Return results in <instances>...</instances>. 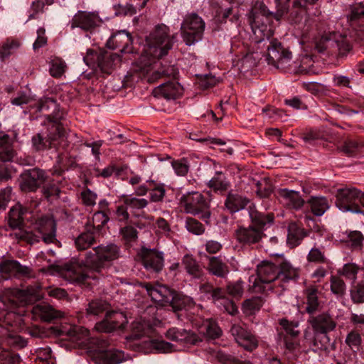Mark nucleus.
Segmentation results:
<instances>
[{"mask_svg": "<svg viewBox=\"0 0 364 364\" xmlns=\"http://www.w3.org/2000/svg\"><path fill=\"white\" fill-rule=\"evenodd\" d=\"M181 264L186 273L193 279H200L205 275V272L199 262L191 255H186L181 259Z\"/></svg>", "mask_w": 364, "mask_h": 364, "instance_id": "31", "label": "nucleus"}, {"mask_svg": "<svg viewBox=\"0 0 364 364\" xmlns=\"http://www.w3.org/2000/svg\"><path fill=\"white\" fill-rule=\"evenodd\" d=\"M308 321L316 336L314 340V346L318 349L326 348V345L321 341L318 343L317 337L318 335H321L324 339L328 340L327 334L336 328V322L329 314L326 312L310 316Z\"/></svg>", "mask_w": 364, "mask_h": 364, "instance_id": "11", "label": "nucleus"}, {"mask_svg": "<svg viewBox=\"0 0 364 364\" xmlns=\"http://www.w3.org/2000/svg\"><path fill=\"white\" fill-rule=\"evenodd\" d=\"M97 233L92 228H85V231L82 232L75 241L77 250H85L96 242Z\"/></svg>", "mask_w": 364, "mask_h": 364, "instance_id": "36", "label": "nucleus"}, {"mask_svg": "<svg viewBox=\"0 0 364 364\" xmlns=\"http://www.w3.org/2000/svg\"><path fill=\"white\" fill-rule=\"evenodd\" d=\"M15 151L13 149L9 135L0 136V163L12 161Z\"/></svg>", "mask_w": 364, "mask_h": 364, "instance_id": "40", "label": "nucleus"}, {"mask_svg": "<svg viewBox=\"0 0 364 364\" xmlns=\"http://www.w3.org/2000/svg\"><path fill=\"white\" fill-rule=\"evenodd\" d=\"M108 309L109 304L107 302L101 299H96L89 302L85 311L87 316H95L108 312Z\"/></svg>", "mask_w": 364, "mask_h": 364, "instance_id": "43", "label": "nucleus"}, {"mask_svg": "<svg viewBox=\"0 0 364 364\" xmlns=\"http://www.w3.org/2000/svg\"><path fill=\"white\" fill-rule=\"evenodd\" d=\"M263 305V300L259 296L253 297L245 300L242 304V309L245 314H252L259 311Z\"/></svg>", "mask_w": 364, "mask_h": 364, "instance_id": "51", "label": "nucleus"}, {"mask_svg": "<svg viewBox=\"0 0 364 364\" xmlns=\"http://www.w3.org/2000/svg\"><path fill=\"white\" fill-rule=\"evenodd\" d=\"M205 331L204 333L211 339L219 338L222 334V330L218 325L213 321H207L204 324Z\"/></svg>", "mask_w": 364, "mask_h": 364, "instance_id": "58", "label": "nucleus"}, {"mask_svg": "<svg viewBox=\"0 0 364 364\" xmlns=\"http://www.w3.org/2000/svg\"><path fill=\"white\" fill-rule=\"evenodd\" d=\"M350 296L352 301L355 304L364 303V281H361L351 286Z\"/></svg>", "mask_w": 364, "mask_h": 364, "instance_id": "50", "label": "nucleus"}, {"mask_svg": "<svg viewBox=\"0 0 364 364\" xmlns=\"http://www.w3.org/2000/svg\"><path fill=\"white\" fill-rule=\"evenodd\" d=\"M33 311L38 315L43 320L46 321H51L55 318L62 317V313L55 310L50 305L39 304L33 307Z\"/></svg>", "mask_w": 364, "mask_h": 364, "instance_id": "38", "label": "nucleus"}, {"mask_svg": "<svg viewBox=\"0 0 364 364\" xmlns=\"http://www.w3.org/2000/svg\"><path fill=\"white\" fill-rule=\"evenodd\" d=\"M151 332V327L149 323L144 320H137L132 323V339H139L143 336L148 335Z\"/></svg>", "mask_w": 364, "mask_h": 364, "instance_id": "42", "label": "nucleus"}, {"mask_svg": "<svg viewBox=\"0 0 364 364\" xmlns=\"http://www.w3.org/2000/svg\"><path fill=\"white\" fill-rule=\"evenodd\" d=\"M277 194L280 202L289 208L298 210L304 204V200L297 191L282 188L278 190Z\"/></svg>", "mask_w": 364, "mask_h": 364, "instance_id": "26", "label": "nucleus"}, {"mask_svg": "<svg viewBox=\"0 0 364 364\" xmlns=\"http://www.w3.org/2000/svg\"><path fill=\"white\" fill-rule=\"evenodd\" d=\"M205 269L208 272L218 278H226L230 272L229 266L221 256H209Z\"/></svg>", "mask_w": 364, "mask_h": 364, "instance_id": "24", "label": "nucleus"}, {"mask_svg": "<svg viewBox=\"0 0 364 364\" xmlns=\"http://www.w3.org/2000/svg\"><path fill=\"white\" fill-rule=\"evenodd\" d=\"M123 203L126 205L128 208L132 210L134 215H136V212L141 210L147 206L149 202L145 198H138L136 197L132 196H123Z\"/></svg>", "mask_w": 364, "mask_h": 364, "instance_id": "44", "label": "nucleus"}, {"mask_svg": "<svg viewBox=\"0 0 364 364\" xmlns=\"http://www.w3.org/2000/svg\"><path fill=\"white\" fill-rule=\"evenodd\" d=\"M0 350V364H19L20 357L18 354L9 351L7 348Z\"/></svg>", "mask_w": 364, "mask_h": 364, "instance_id": "57", "label": "nucleus"}, {"mask_svg": "<svg viewBox=\"0 0 364 364\" xmlns=\"http://www.w3.org/2000/svg\"><path fill=\"white\" fill-rule=\"evenodd\" d=\"M252 225L247 228L240 227L235 230V237L240 243L247 245L257 244L265 235L263 230L267 224L272 223L274 215L264 214L258 211L250 213Z\"/></svg>", "mask_w": 364, "mask_h": 364, "instance_id": "4", "label": "nucleus"}, {"mask_svg": "<svg viewBox=\"0 0 364 364\" xmlns=\"http://www.w3.org/2000/svg\"><path fill=\"white\" fill-rule=\"evenodd\" d=\"M208 186L215 191H225L229 187V183L225 181V176L220 172L216 173L208 182Z\"/></svg>", "mask_w": 364, "mask_h": 364, "instance_id": "53", "label": "nucleus"}, {"mask_svg": "<svg viewBox=\"0 0 364 364\" xmlns=\"http://www.w3.org/2000/svg\"><path fill=\"white\" fill-rule=\"evenodd\" d=\"M4 305L6 306V309L0 307V326H1L9 324L8 319L12 316L14 310L16 308L17 302L14 300H9L8 305Z\"/></svg>", "mask_w": 364, "mask_h": 364, "instance_id": "55", "label": "nucleus"}, {"mask_svg": "<svg viewBox=\"0 0 364 364\" xmlns=\"http://www.w3.org/2000/svg\"><path fill=\"white\" fill-rule=\"evenodd\" d=\"M141 286L146 289L153 301L163 307L168 306V299L172 296L173 289H170L166 285L158 283L144 282L141 283Z\"/></svg>", "mask_w": 364, "mask_h": 364, "instance_id": "18", "label": "nucleus"}, {"mask_svg": "<svg viewBox=\"0 0 364 364\" xmlns=\"http://www.w3.org/2000/svg\"><path fill=\"white\" fill-rule=\"evenodd\" d=\"M159 63L161 68H159L156 71H154L152 73V79L155 80L157 78H160L162 76H171L176 77V76L178 75V69L174 65H163L161 62H159Z\"/></svg>", "mask_w": 364, "mask_h": 364, "instance_id": "52", "label": "nucleus"}, {"mask_svg": "<svg viewBox=\"0 0 364 364\" xmlns=\"http://www.w3.org/2000/svg\"><path fill=\"white\" fill-rule=\"evenodd\" d=\"M83 60L90 68H99L105 73H111L117 64L120 62V57L112 51L97 52L92 49H88Z\"/></svg>", "mask_w": 364, "mask_h": 364, "instance_id": "10", "label": "nucleus"}, {"mask_svg": "<svg viewBox=\"0 0 364 364\" xmlns=\"http://www.w3.org/2000/svg\"><path fill=\"white\" fill-rule=\"evenodd\" d=\"M0 272L5 277L27 276L31 273V269L16 260L6 259L0 262Z\"/></svg>", "mask_w": 364, "mask_h": 364, "instance_id": "30", "label": "nucleus"}, {"mask_svg": "<svg viewBox=\"0 0 364 364\" xmlns=\"http://www.w3.org/2000/svg\"><path fill=\"white\" fill-rule=\"evenodd\" d=\"M279 269V287L284 289V284L291 280H295L299 277V269L287 260L277 262Z\"/></svg>", "mask_w": 364, "mask_h": 364, "instance_id": "27", "label": "nucleus"}, {"mask_svg": "<svg viewBox=\"0 0 364 364\" xmlns=\"http://www.w3.org/2000/svg\"><path fill=\"white\" fill-rule=\"evenodd\" d=\"M347 18L352 26H361L360 30H364V4L360 3L350 6Z\"/></svg>", "mask_w": 364, "mask_h": 364, "instance_id": "37", "label": "nucleus"}, {"mask_svg": "<svg viewBox=\"0 0 364 364\" xmlns=\"http://www.w3.org/2000/svg\"><path fill=\"white\" fill-rule=\"evenodd\" d=\"M307 203L312 213L316 216H321L330 208L328 199L323 196H311Z\"/></svg>", "mask_w": 364, "mask_h": 364, "instance_id": "39", "label": "nucleus"}, {"mask_svg": "<svg viewBox=\"0 0 364 364\" xmlns=\"http://www.w3.org/2000/svg\"><path fill=\"white\" fill-rule=\"evenodd\" d=\"M192 304L193 300L191 298L173 290L172 296L168 299L167 306H170L171 310L177 314L178 318H179V314L178 312L182 311L186 306H190Z\"/></svg>", "mask_w": 364, "mask_h": 364, "instance_id": "32", "label": "nucleus"}, {"mask_svg": "<svg viewBox=\"0 0 364 364\" xmlns=\"http://www.w3.org/2000/svg\"><path fill=\"white\" fill-rule=\"evenodd\" d=\"M364 149V141L355 139H347L338 147L340 151L347 156H355Z\"/></svg>", "mask_w": 364, "mask_h": 364, "instance_id": "35", "label": "nucleus"}, {"mask_svg": "<svg viewBox=\"0 0 364 364\" xmlns=\"http://www.w3.org/2000/svg\"><path fill=\"white\" fill-rule=\"evenodd\" d=\"M279 323L282 326V328L277 329V333H282L285 337L299 336V331L295 330V328L297 327V324L289 322L286 318L280 319Z\"/></svg>", "mask_w": 364, "mask_h": 364, "instance_id": "49", "label": "nucleus"}, {"mask_svg": "<svg viewBox=\"0 0 364 364\" xmlns=\"http://www.w3.org/2000/svg\"><path fill=\"white\" fill-rule=\"evenodd\" d=\"M306 311L309 314H313L319 311L321 308V303L318 295L321 292L316 286L310 285L307 287L304 291Z\"/></svg>", "mask_w": 364, "mask_h": 364, "instance_id": "29", "label": "nucleus"}, {"mask_svg": "<svg viewBox=\"0 0 364 364\" xmlns=\"http://www.w3.org/2000/svg\"><path fill=\"white\" fill-rule=\"evenodd\" d=\"M119 247L114 244L100 245L86 252L83 266L70 264L65 266L63 277L70 282L82 284L88 279H97L106 263L119 258Z\"/></svg>", "mask_w": 364, "mask_h": 364, "instance_id": "1", "label": "nucleus"}, {"mask_svg": "<svg viewBox=\"0 0 364 364\" xmlns=\"http://www.w3.org/2000/svg\"><path fill=\"white\" fill-rule=\"evenodd\" d=\"M274 12L270 11L267 6L263 1H256L252 6L251 11L249 14V19L251 23L252 31L255 34H257V31L259 32L263 31L262 28H259V24L262 21L261 17L266 18H274ZM263 27V26H262Z\"/></svg>", "mask_w": 364, "mask_h": 364, "instance_id": "19", "label": "nucleus"}, {"mask_svg": "<svg viewBox=\"0 0 364 364\" xmlns=\"http://www.w3.org/2000/svg\"><path fill=\"white\" fill-rule=\"evenodd\" d=\"M346 286L342 279L336 276L331 277V289L334 294L343 296L346 292Z\"/></svg>", "mask_w": 364, "mask_h": 364, "instance_id": "60", "label": "nucleus"}, {"mask_svg": "<svg viewBox=\"0 0 364 364\" xmlns=\"http://www.w3.org/2000/svg\"><path fill=\"white\" fill-rule=\"evenodd\" d=\"M257 277L255 279L252 289L256 292L273 290L279 287V269L277 263L263 261L257 265Z\"/></svg>", "mask_w": 364, "mask_h": 364, "instance_id": "7", "label": "nucleus"}, {"mask_svg": "<svg viewBox=\"0 0 364 364\" xmlns=\"http://www.w3.org/2000/svg\"><path fill=\"white\" fill-rule=\"evenodd\" d=\"M205 28V21L198 14H187L181 26L182 38L186 45L191 46L200 41L203 37Z\"/></svg>", "mask_w": 364, "mask_h": 364, "instance_id": "8", "label": "nucleus"}, {"mask_svg": "<svg viewBox=\"0 0 364 364\" xmlns=\"http://www.w3.org/2000/svg\"><path fill=\"white\" fill-rule=\"evenodd\" d=\"M230 333L236 342L245 350L252 351L258 346V341L255 335L238 324H234Z\"/></svg>", "mask_w": 364, "mask_h": 364, "instance_id": "20", "label": "nucleus"}, {"mask_svg": "<svg viewBox=\"0 0 364 364\" xmlns=\"http://www.w3.org/2000/svg\"><path fill=\"white\" fill-rule=\"evenodd\" d=\"M308 232L295 224L289 225L287 235V243L291 247L298 246Z\"/></svg>", "mask_w": 364, "mask_h": 364, "instance_id": "41", "label": "nucleus"}, {"mask_svg": "<svg viewBox=\"0 0 364 364\" xmlns=\"http://www.w3.org/2000/svg\"><path fill=\"white\" fill-rule=\"evenodd\" d=\"M166 336L169 340L184 344L195 345L200 341L196 333L176 327L169 328L166 333Z\"/></svg>", "mask_w": 364, "mask_h": 364, "instance_id": "25", "label": "nucleus"}, {"mask_svg": "<svg viewBox=\"0 0 364 364\" xmlns=\"http://www.w3.org/2000/svg\"><path fill=\"white\" fill-rule=\"evenodd\" d=\"M109 217L103 210L97 211L92 216V224L86 225L88 228H92V231L97 233L109 221Z\"/></svg>", "mask_w": 364, "mask_h": 364, "instance_id": "46", "label": "nucleus"}, {"mask_svg": "<svg viewBox=\"0 0 364 364\" xmlns=\"http://www.w3.org/2000/svg\"><path fill=\"white\" fill-rule=\"evenodd\" d=\"M18 41L16 40H7L0 48V58L2 60L8 58L12 52L19 47Z\"/></svg>", "mask_w": 364, "mask_h": 364, "instance_id": "59", "label": "nucleus"}, {"mask_svg": "<svg viewBox=\"0 0 364 364\" xmlns=\"http://www.w3.org/2000/svg\"><path fill=\"white\" fill-rule=\"evenodd\" d=\"M141 258L144 267L152 272H159L164 267V255L154 249L142 248Z\"/></svg>", "mask_w": 364, "mask_h": 364, "instance_id": "21", "label": "nucleus"}, {"mask_svg": "<svg viewBox=\"0 0 364 364\" xmlns=\"http://www.w3.org/2000/svg\"><path fill=\"white\" fill-rule=\"evenodd\" d=\"M186 213L200 218L208 222L210 216V200L199 192L188 193L183 195L180 199Z\"/></svg>", "mask_w": 364, "mask_h": 364, "instance_id": "9", "label": "nucleus"}, {"mask_svg": "<svg viewBox=\"0 0 364 364\" xmlns=\"http://www.w3.org/2000/svg\"><path fill=\"white\" fill-rule=\"evenodd\" d=\"M346 344L353 352L357 353L360 350L362 343V337L357 330H351L346 336Z\"/></svg>", "mask_w": 364, "mask_h": 364, "instance_id": "45", "label": "nucleus"}, {"mask_svg": "<svg viewBox=\"0 0 364 364\" xmlns=\"http://www.w3.org/2000/svg\"><path fill=\"white\" fill-rule=\"evenodd\" d=\"M102 364H119L124 360V353L119 350H106L101 354Z\"/></svg>", "mask_w": 364, "mask_h": 364, "instance_id": "48", "label": "nucleus"}, {"mask_svg": "<svg viewBox=\"0 0 364 364\" xmlns=\"http://www.w3.org/2000/svg\"><path fill=\"white\" fill-rule=\"evenodd\" d=\"M214 357L223 364H240L242 361L222 350L213 351Z\"/></svg>", "mask_w": 364, "mask_h": 364, "instance_id": "63", "label": "nucleus"}, {"mask_svg": "<svg viewBox=\"0 0 364 364\" xmlns=\"http://www.w3.org/2000/svg\"><path fill=\"white\" fill-rule=\"evenodd\" d=\"M299 336L285 337L282 333H277V343L284 350V353H295L299 350L300 342Z\"/></svg>", "mask_w": 364, "mask_h": 364, "instance_id": "34", "label": "nucleus"}, {"mask_svg": "<svg viewBox=\"0 0 364 364\" xmlns=\"http://www.w3.org/2000/svg\"><path fill=\"white\" fill-rule=\"evenodd\" d=\"M32 146L36 151L55 149L56 151L66 149L69 146L68 133L63 126L48 125L46 137L36 134L31 139Z\"/></svg>", "mask_w": 364, "mask_h": 364, "instance_id": "5", "label": "nucleus"}, {"mask_svg": "<svg viewBox=\"0 0 364 364\" xmlns=\"http://www.w3.org/2000/svg\"><path fill=\"white\" fill-rule=\"evenodd\" d=\"M307 261L316 264H328V259L325 255V252L318 247H313L307 255Z\"/></svg>", "mask_w": 364, "mask_h": 364, "instance_id": "54", "label": "nucleus"}, {"mask_svg": "<svg viewBox=\"0 0 364 364\" xmlns=\"http://www.w3.org/2000/svg\"><path fill=\"white\" fill-rule=\"evenodd\" d=\"M45 172L40 168H32L21 175L20 188L23 192H35L46 181Z\"/></svg>", "mask_w": 364, "mask_h": 364, "instance_id": "15", "label": "nucleus"}, {"mask_svg": "<svg viewBox=\"0 0 364 364\" xmlns=\"http://www.w3.org/2000/svg\"><path fill=\"white\" fill-rule=\"evenodd\" d=\"M359 270V267L353 263L346 264L342 270L339 271L340 274L344 276L346 279L353 281V282L357 279V274Z\"/></svg>", "mask_w": 364, "mask_h": 364, "instance_id": "61", "label": "nucleus"}, {"mask_svg": "<svg viewBox=\"0 0 364 364\" xmlns=\"http://www.w3.org/2000/svg\"><path fill=\"white\" fill-rule=\"evenodd\" d=\"M42 192L48 200L52 201L60 198L61 191L55 183V181L53 180L43 186Z\"/></svg>", "mask_w": 364, "mask_h": 364, "instance_id": "47", "label": "nucleus"}, {"mask_svg": "<svg viewBox=\"0 0 364 364\" xmlns=\"http://www.w3.org/2000/svg\"><path fill=\"white\" fill-rule=\"evenodd\" d=\"M26 344L27 341L23 337L16 335L8 327L0 326V348H23Z\"/></svg>", "mask_w": 364, "mask_h": 364, "instance_id": "23", "label": "nucleus"}, {"mask_svg": "<svg viewBox=\"0 0 364 364\" xmlns=\"http://www.w3.org/2000/svg\"><path fill=\"white\" fill-rule=\"evenodd\" d=\"M119 233L126 242H132L136 240L138 232L132 225H126L122 228Z\"/></svg>", "mask_w": 364, "mask_h": 364, "instance_id": "62", "label": "nucleus"}, {"mask_svg": "<svg viewBox=\"0 0 364 364\" xmlns=\"http://www.w3.org/2000/svg\"><path fill=\"white\" fill-rule=\"evenodd\" d=\"M37 110L45 113L49 125L58 124L63 126L61 121L64 119V112L60 109L57 102L53 98L46 97L38 101Z\"/></svg>", "mask_w": 364, "mask_h": 364, "instance_id": "13", "label": "nucleus"}, {"mask_svg": "<svg viewBox=\"0 0 364 364\" xmlns=\"http://www.w3.org/2000/svg\"><path fill=\"white\" fill-rule=\"evenodd\" d=\"M250 203V200L237 193H229L225 205L231 213H235L240 210L244 209Z\"/></svg>", "mask_w": 364, "mask_h": 364, "instance_id": "33", "label": "nucleus"}, {"mask_svg": "<svg viewBox=\"0 0 364 364\" xmlns=\"http://www.w3.org/2000/svg\"><path fill=\"white\" fill-rule=\"evenodd\" d=\"M176 36L170 34L169 28L165 24H159L146 37L144 53L149 58V65L157 64L172 49Z\"/></svg>", "mask_w": 364, "mask_h": 364, "instance_id": "3", "label": "nucleus"}, {"mask_svg": "<svg viewBox=\"0 0 364 364\" xmlns=\"http://www.w3.org/2000/svg\"><path fill=\"white\" fill-rule=\"evenodd\" d=\"M316 46L319 52H323L328 46H336L341 55L346 54L351 48L347 40L335 32L323 34L316 43Z\"/></svg>", "mask_w": 364, "mask_h": 364, "instance_id": "16", "label": "nucleus"}, {"mask_svg": "<svg viewBox=\"0 0 364 364\" xmlns=\"http://www.w3.org/2000/svg\"><path fill=\"white\" fill-rule=\"evenodd\" d=\"M65 63L61 59L56 58L52 60L50 73L54 77H60L65 70Z\"/></svg>", "mask_w": 364, "mask_h": 364, "instance_id": "64", "label": "nucleus"}, {"mask_svg": "<svg viewBox=\"0 0 364 364\" xmlns=\"http://www.w3.org/2000/svg\"><path fill=\"white\" fill-rule=\"evenodd\" d=\"M102 23L98 12L78 11L73 17L70 25L71 28H80L85 31L92 32Z\"/></svg>", "mask_w": 364, "mask_h": 364, "instance_id": "14", "label": "nucleus"}, {"mask_svg": "<svg viewBox=\"0 0 364 364\" xmlns=\"http://www.w3.org/2000/svg\"><path fill=\"white\" fill-rule=\"evenodd\" d=\"M132 37L129 32L124 30L119 31L111 36L107 41V46L112 49L119 48L124 53H132Z\"/></svg>", "mask_w": 364, "mask_h": 364, "instance_id": "22", "label": "nucleus"}, {"mask_svg": "<svg viewBox=\"0 0 364 364\" xmlns=\"http://www.w3.org/2000/svg\"><path fill=\"white\" fill-rule=\"evenodd\" d=\"M127 323L125 314L119 311H108L105 318L96 324V328L99 331L112 332L116 329H124Z\"/></svg>", "mask_w": 364, "mask_h": 364, "instance_id": "17", "label": "nucleus"}, {"mask_svg": "<svg viewBox=\"0 0 364 364\" xmlns=\"http://www.w3.org/2000/svg\"><path fill=\"white\" fill-rule=\"evenodd\" d=\"M291 53L284 48L277 39L269 41L267 46V61L269 65L284 72L297 73V64L291 63Z\"/></svg>", "mask_w": 364, "mask_h": 364, "instance_id": "6", "label": "nucleus"}, {"mask_svg": "<svg viewBox=\"0 0 364 364\" xmlns=\"http://www.w3.org/2000/svg\"><path fill=\"white\" fill-rule=\"evenodd\" d=\"M156 96L163 97L166 100H175L183 93L182 87L175 81H168L154 89Z\"/></svg>", "mask_w": 364, "mask_h": 364, "instance_id": "28", "label": "nucleus"}, {"mask_svg": "<svg viewBox=\"0 0 364 364\" xmlns=\"http://www.w3.org/2000/svg\"><path fill=\"white\" fill-rule=\"evenodd\" d=\"M255 192L259 198H268L272 191V185L267 179H262L256 183Z\"/></svg>", "mask_w": 364, "mask_h": 364, "instance_id": "56", "label": "nucleus"}, {"mask_svg": "<svg viewBox=\"0 0 364 364\" xmlns=\"http://www.w3.org/2000/svg\"><path fill=\"white\" fill-rule=\"evenodd\" d=\"M26 212V209L19 203L12 207L9 212L8 223L10 228L15 230L13 233L14 237L30 245L38 242L41 239L46 244L53 243L56 240V224L54 219L43 215L36 220L33 229L21 228Z\"/></svg>", "mask_w": 364, "mask_h": 364, "instance_id": "2", "label": "nucleus"}, {"mask_svg": "<svg viewBox=\"0 0 364 364\" xmlns=\"http://www.w3.org/2000/svg\"><path fill=\"white\" fill-rule=\"evenodd\" d=\"M336 206L343 212H359L358 200L359 190L355 188H345L338 189L336 195Z\"/></svg>", "mask_w": 364, "mask_h": 364, "instance_id": "12", "label": "nucleus"}]
</instances>
